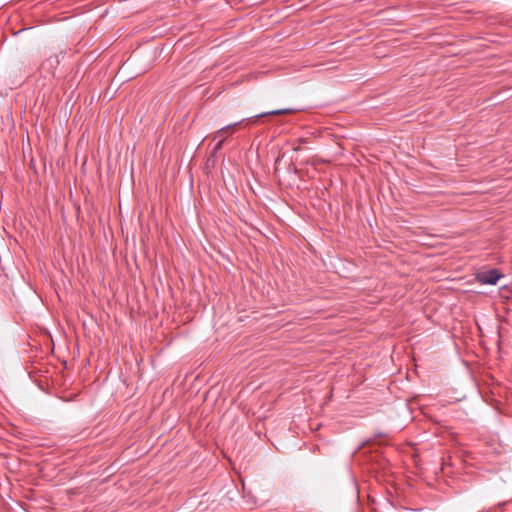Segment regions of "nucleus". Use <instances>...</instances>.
<instances>
[{
	"label": "nucleus",
	"instance_id": "nucleus-1",
	"mask_svg": "<svg viewBox=\"0 0 512 512\" xmlns=\"http://www.w3.org/2000/svg\"><path fill=\"white\" fill-rule=\"evenodd\" d=\"M503 275L497 269L478 272L476 279L481 284L495 285Z\"/></svg>",
	"mask_w": 512,
	"mask_h": 512
},
{
	"label": "nucleus",
	"instance_id": "nucleus-2",
	"mask_svg": "<svg viewBox=\"0 0 512 512\" xmlns=\"http://www.w3.org/2000/svg\"><path fill=\"white\" fill-rule=\"evenodd\" d=\"M242 122H244V120L242 121H239V122H236V123H233V124H230V125H227L225 127H222L220 128L214 135L213 139L215 140L216 138L218 137H222V139H226L228 138L232 132H233V129L238 127Z\"/></svg>",
	"mask_w": 512,
	"mask_h": 512
},
{
	"label": "nucleus",
	"instance_id": "nucleus-3",
	"mask_svg": "<svg viewBox=\"0 0 512 512\" xmlns=\"http://www.w3.org/2000/svg\"><path fill=\"white\" fill-rule=\"evenodd\" d=\"M295 111H296L295 109H291V108L277 109V110H273V111H269V112H264V113H261V114H258L256 116H254V117L248 118V121L254 123L256 121V119L261 118V117H265V116H268V115L291 114V113H293Z\"/></svg>",
	"mask_w": 512,
	"mask_h": 512
},
{
	"label": "nucleus",
	"instance_id": "nucleus-4",
	"mask_svg": "<svg viewBox=\"0 0 512 512\" xmlns=\"http://www.w3.org/2000/svg\"><path fill=\"white\" fill-rule=\"evenodd\" d=\"M224 142H225V139H220V140L216 143V145H215V146H214V148H213V154H216L219 150H221V149H222Z\"/></svg>",
	"mask_w": 512,
	"mask_h": 512
}]
</instances>
